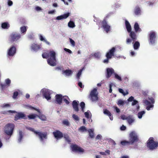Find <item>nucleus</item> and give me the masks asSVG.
<instances>
[{
  "mask_svg": "<svg viewBox=\"0 0 158 158\" xmlns=\"http://www.w3.org/2000/svg\"><path fill=\"white\" fill-rule=\"evenodd\" d=\"M42 56L43 58L47 59L48 57V52H44L42 54Z\"/></svg>",
  "mask_w": 158,
  "mask_h": 158,
  "instance_id": "nucleus-42",
  "label": "nucleus"
},
{
  "mask_svg": "<svg viewBox=\"0 0 158 158\" xmlns=\"http://www.w3.org/2000/svg\"><path fill=\"white\" fill-rule=\"evenodd\" d=\"M2 27L3 29H8L10 27L9 24L7 22H4L2 24Z\"/></svg>",
  "mask_w": 158,
  "mask_h": 158,
  "instance_id": "nucleus-30",
  "label": "nucleus"
},
{
  "mask_svg": "<svg viewBox=\"0 0 158 158\" xmlns=\"http://www.w3.org/2000/svg\"><path fill=\"white\" fill-rule=\"evenodd\" d=\"M114 69L112 68H107L106 69V77L107 79L111 77L112 74H114Z\"/></svg>",
  "mask_w": 158,
  "mask_h": 158,
  "instance_id": "nucleus-16",
  "label": "nucleus"
},
{
  "mask_svg": "<svg viewBox=\"0 0 158 158\" xmlns=\"http://www.w3.org/2000/svg\"><path fill=\"white\" fill-rule=\"evenodd\" d=\"M129 141H122L121 144L123 146L129 145L133 144L134 143L138 142L139 139L135 131H133L130 133L129 135Z\"/></svg>",
  "mask_w": 158,
  "mask_h": 158,
  "instance_id": "nucleus-1",
  "label": "nucleus"
},
{
  "mask_svg": "<svg viewBox=\"0 0 158 158\" xmlns=\"http://www.w3.org/2000/svg\"><path fill=\"white\" fill-rule=\"evenodd\" d=\"M55 99L57 103L60 105L62 102V96L61 94H57L55 96Z\"/></svg>",
  "mask_w": 158,
  "mask_h": 158,
  "instance_id": "nucleus-20",
  "label": "nucleus"
},
{
  "mask_svg": "<svg viewBox=\"0 0 158 158\" xmlns=\"http://www.w3.org/2000/svg\"><path fill=\"white\" fill-rule=\"evenodd\" d=\"M138 102L137 100H134L133 102L132 103L131 105L132 106H134L137 104H138Z\"/></svg>",
  "mask_w": 158,
  "mask_h": 158,
  "instance_id": "nucleus-55",
  "label": "nucleus"
},
{
  "mask_svg": "<svg viewBox=\"0 0 158 158\" xmlns=\"http://www.w3.org/2000/svg\"><path fill=\"white\" fill-rule=\"evenodd\" d=\"M63 137L64 138L65 141H67L68 143H71V140L69 136L67 134H64L63 135Z\"/></svg>",
  "mask_w": 158,
  "mask_h": 158,
  "instance_id": "nucleus-28",
  "label": "nucleus"
},
{
  "mask_svg": "<svg viewBox=\"0 0 158 158\" xmlns=\"http://www.w3.org/2000/svg\"><path fill=\"white\" fill-rule=\"evenodd\" d=\"M64 50L65 51H66L67 52H68V53H69L70 54H71L72 53V52L69 49L65 48H64Z\"/></svg>",
  "mask_w": 158,
  "mask_h": 158,
  "instance_id": "nucleus-56",
  "label": "nucleus"
},
{
  "mask_svg": "<svg viewBox=\"0 0 158 158\" xmlns=\"http://www.w3.org/2000/svg\"><path fill=\"white\" fill-rule=\"evenodd\" d=\"M126 127L123 125L120 127V129L122 131H124L126 130Z\"/></svg>",
  "mask_w": 158,
  "mask_h": 158,
  "instance_id": "nucleus-61",
  "label": "nucleus"
},
{
  "mask_svg": "<svg viewBox=\"0 0 158 158\" xmlns=\"http://www.w3.org/2000/svg\"><path fill=\"white\" fill-rule=\"evenodd\" d=\"M82 71L81 69L80 70L77 74V77L78 79H80V77Z\"/></svg>",
  "mask_w": 158,
  "mask_h": 158,
  "instance_id": "nucleus-51",
  "label": "nucleus"
},
{
  "mask_svg": "<svg viewBox=\"0 0 158 158\" xmlns=\"http://www.w3.org/2000/svg\"><path fill=\"white\" fill-rule=\"evenodd\" d=\"M53 134L54 137L57 139H61L63 137V133L59 130H56L53 132Z\"/></svg>",
  "mask_w": 158,
  "mask_h": 158,
  "instance_id": "nucleus-14",
  "label": "nucleus"
},
{
  "mask_svg": "<svg viewBox=\"0 0 158 158\" xmlns=\"http://www.w3.org/2000/svg\"><path fill=\"white\" fill-rule=\"evenodd\" d=\"M30 130L34 132L37 135H38L41 141H43L44 138L46 139L47 138V132H38L35 130L34 129L32 128H30Z\"/></svg>",
  "mask_w": 158,
  "mask_h": 158,
  "instance_id": "nucleus-9",
  "label": "nucleus"
},
{
  "mask_svg": "<svg viewBox=\"0 0 158 158\" xmlns=\"http://www.w3.org/2000/svg\"><path fill=\"white\" fill-rule=\"evenodd\" d=\"M15 127V125L13 123H8L5 126L4 132L7 135L11 136L13 134Z\"/></svg>",
  "mask_w": 158,
  "mask_h": 158,
  "instance_id": "nucleus-6",
  "label": "nucleus"
},
{
  "mask_svg": "<svg viewBox=\"0 0 158 158\" xmlns=\"http://www.w3.org/2000/svg\"><path fill=\"white\" fill-rule=\"evenodd\" d=\"M134 28L135 32H140L141 29L139 28L138 23L136 22L135 23Z\"/></svg>",
  "mask_w": 158,
  "mask_h": 158,
  "instance_id": "nucleus-25",
  "label": "nucleus"
},
{
  "mask_svg": "<svg viewBox=\"0 0 158 158\" xmlns=\"http://www.w3.org/2000/svg\"><path fill=\"white\" fill-rule=\"evenodd\" d=\"M20 34L16 32H13L10 34L9 39V40L10 42L17 41L21 38Z\"/></svg>",
  "mask_w": 158,
  "mask_h": 158,
  "instance_id": "nucleus-10",
  "label": "nucleus"
},
{
  "mask_svg": "<svg viewBox=\"0 0 158 158\" xmlns=\"http://www.w3.org/2000/svg\"><path fill=\"white\" fill-rule=\"evenodd\" d=\"M147 146L150 150L156 149L158 147V142L154 141L153 137H150L147 142Z\"/></svg>",
  "mask_w": 158,
  "mask_h": 158,
  "instance_id": "nucleus-4",
  "label": "nucleus"
},
{
  "mask_svg": "<svg viewBox=\"0 0 158 158\" xmlns=\"http://www.w3.org/2000/svg\"><path fill=\"white\" fill-rule=\"evenodd\" d=\"M132 40H133L131 39L127 38L126 40V42L127 44H128L131 43Z\"/></svg>",
  "mask_w": 158,
  "mask_h": 158,
  "instance_id": "nucleus-54",
  "label": "nucleus"
},
{
  "mask_svg": "<svg viewBox=\"0 0 158 158\" xmlns=\"http://www.w3.org/2000/svg\"><path fill=\"white\" fill-rule=\"evenodd\" d=\"M17 45H12L8 50L7 55L8 56H13L16 53Z\"/></svg>",
  "mask_w": 158,
  "mask_h": 158,
  "instance_id": "nucleus-11",
  "label": "nucleus"
},
{
  "mask_svg": "<svg viewBox=\"0 0 158 158\" xmlns=\"http://www.w3.org/2000/svg\"><path fill=\"white\" fill-rule=\"evenodd\" d=\"M10 106V105L9 104H3L2 106L3 107H9Z\"/></svg>",
  "mask_w": 158,
  "mask_h": 158,
  "instance_id": "nucleus-60",
  "label": "nucleus"
},
{
  "mask_svg": "<svg viewBox=\"0 0 158 158\" xmlns=\"http://www.w3.org/2000/svg\"><path fill=\"white\" fill-rule=\"evenodd\" d=\"M124 104V102L121 99H120L118 100L117 103V104L118 105H123Z\"/></svg>",
  "mask_w": 158,
  "mask_h": 158,
  "instance_id": "nucleus-48",
  "label": "nucleus"
},
{
  "mask_svg": "<svg viewBox=\"0 0 158 158\" xmlns=\"http://www.w3.org/2000/svg\"><path fill=\"white\" fill-rule=\"evenodd\" d=\"M85 103L84 102H81L80 105L81 108V110L83 112H84V108L85 107Z\"/></svg>",
  "mask_w": 158,
  "mask_h": 158,
  "instance_id": "nucleus-41",
  "label": "nucleus"
},
{
  "mask_svg": "<svg viewBox=\"0 0 158 158\" xmlns=\"http://www.w3.org/2000/svg\"><path fill=\"white\" fill-rule=\"evenodd\" d=\"M38 116V115L37 114H30L28 115L27 117L29 118V119H35L36 117Z\"/></svg>",
  "mask_w": 158,
  "mask_h": 158,
  "instance_id": "nucleus-36",
  "label": "nucleus"
},
{
  "mask_svg": "<svg viewBox=\"0 0 158 158\" xmlns=\"http://www.w3.org/2000/svg\"><path fill=\"white\" fill-rule=\"evenodd\" d=\"M118 91H119V92L120 93L123 94L124 96H125L127 94H128V92H127V93H125V92H124V91L123 90V89H121V88H119L118 89Z\"/></svg>",
  "mask_w": 158,
  "mask_h": 158,
  "instance_id": "nucleus-44",
  "label": "nucleus"
},
{
  "mask_svg": "<svg viewBox=\"0 0 158 158\" xmlns=\"http://www.w3.org/2000/svg\"><path fill=\"white\" fill-rule=\"evenodd\" d=\"M73 73L72 71L70 69H66V70H64L62 71V74L67 76H70Z\"/></svg>",
  "mask_w": 158,
  "mask_h": 158,
  "instance_id": "nucleus-24",
  "label": "nucleus"
},
{
  "mask_svg": "<svg viewBox=\"0 0 158 158\" xmlns=\"http://www.w3.org/2000/svg\"><path fill=\"white\" fill-rule=\"evenodd\" d=\"M40 39L41 41L44 42L48 45H50V42L44 39L43 37L41 35H40Z\"/></svg>",
  "mask_w": 158,
  "mask_h": 158,
  "instance_id": "nucleus-32",
  "label": "nucleus"
},
{
  "mask_svg": "<svg viewBox=\"0 0 158 158\" xmlns=\"http://www.w3.org/2000/svg\"><path fill=\"white\" fill-rule=\"evenodd\" d=\"M134 100V98L132 96H131L127 100L128 102H132V101H133Z\"/></svg>",
  "mask_w": 158,
  "mask_h": 158,
  "instance_id": "nucleus-57",
  "label": "nucleus"
},
{
  "mask_svg": "<svg viewBox=\"0 0 158 158\" xmlns=\"http://www.w3.org/2000/svg\"><path fill=\"white\" fill-rule=\"evenodd\" d=\"M41 46L35 43H33L31 45V50L37 52L41 48Z\"/></svg>",
  "mask_w": 158,
  "mask_h": 158,
  "instance_id": "nucleus-18",
  "label": "nucleus"
},
{
  "mask_svg": "<svg viewBox=\"0 0 158 158\" xmlns=\"http://www.w3.org/2000/svg\"><path fill=\"white\" fill-rule=\"evenodd\" d=\"M38 117L40 119L43 121H45L46 120V116L44 115H42L39 116L38 115Z\"/></svg>",
  "mask_w": 158,
  "mask_h": 158,
  "instance_id": "nucleus-46",
  "label": "nucleus"
},
{
  "mask_svg": "<svg viewBox=\"0 0 158 158\" xmlns=\"http://www.w3.org/2000/svg\"><path fill=\"white\" fill-rule=\"evenodd\" d=\"M127 120L129 125H131L132 123L134 122V119L133 118L131 115H129L127 117Z\"/></svg>",
  "mask_w": 158,
  "mask_h": 158,
  "instance_id": "nucleus-27",
  "label": "nucleus"
},
{
  "mask_svg": "<svg viewBox=\"0 0 158 158\" xmlns=\"http://www.w3.org/2000/svg\"><path fill=\"white\" fill-rule=\"evenodd\" d=\"M101 135H98L96 137V139H101Z\"/></svg>",
  "mask_w": 158,
  "mask_h": 158,
  "instance_id": "nucleus-64",
  "label": "nucleus"
},
{
  "mask_svg": "<svg viewBox=\"0 0 158 158\" xmlns=\"http://www.w3.org/2000/svg\"><path fill=\"white\" fill-rule=\"evenodd\" d=\"M121 118L123 120H127V117H126V116L124 115H123L121 116Z\"/></svg>",
  "mask_w": 158,
  "mask_h": 158,
  "instance_id": "nucleus-59",
  "label": "nucleus"
},
{
  "mask_svg": "<svg viewBox=\"0 0 158 158\" xmlns=\"http://www.w3.org/2000/svg\"><path fill=\"white\" fill-rule=\"evenodd\" d=\"M72 117L76 121H79V118L78 116L75 114H73Z\"/></svg>",
  "mask_w": 158,
  "mask_h": 158,
  "instance_id": "nucleus-47",
  "label": "nucleus"
},
{
  "mask_svg": "<svg viewBox=\"0 0 158 158\" xmlns=\"http://www.w3.org/2000/svg\"><path fill=\"white\" fill-rule=\"evenodd\" d=\"M112 85L111 84H110L109 85V92L110 93H111L112 92Z\"/></svg>",
  "mask_w": 158,
  "mask_h": 158,
  "instance_id": "nucleus-62",
  "label": "nucleus"
},
{
  "mask_svg": "<svg viewBox=\"0 0 158 158\" xmlns=\"http://www.w3.org/2000/svg\"><path fill=\"white\" fill-rule=\"evenodd\" d=\"M8 112L12 113H16L14 117V120L15 121H17L20 119H26L27 118L26 115L23 112H17L15 110H9Z\"/></svg>",
  "mask_w": 158,
  "mask_h": 158,
  "instance_id": "nucleus-5",
  "label": "nucleus"
},
{
  "mask_svg": "<svg viewBox=\"0 0 158 158\" xmlns=\"http://www.w3.org/2000/svg\"><path fill=\"white\" fill-rule=\"evenodd\" d=\"M78 103L79 102L78 101L74 100L72 103V106L74 110L77 112H78L79 111L78 106Z\"/></svg>",
  "mask_w": 158,
  "mask_h": 158,
  "instance_id": "nucleus-19",
  "label": "nucleus"
},
{
  "mask_svg": "<svg viewBox=\"0 0 158 158\" xmlns=\"http://www.w3.org/2000/svg\"><path fill=\"white\" fill-rule=\"evenodd\" d=\"M63 123L67 126H69V123L67 120H64L63 122Z\"/></svg>",
  "mask_w": 158,
  "mask_h": 158,
  "instance_id": "nucleus-52",
  "label": "nucleus"
},
{
  "mask_svg": "<svg viewBox=\"0 0 158 158\" xmlns=\"http://www.w3.org/2000/svg\"><path fill=\"white\" fill-rule=\"evenodd\" d=\"M85 117L87 118H89V113L87 112H85L84 113Z\"/></svg>",
  "mask_w": 158,
  "mask_h": 158,
  "instance_id": "nucleus-63",
  "label": "nucleus"
},
{
  "mask_svg": "<svg viewBox=\"0 0 158 158\" xmlns=\"http://www.w3.org/2000/svg\"><path fill=\"white\" fill-rule=\"evenodd\" d=\"M94 56L96 58H100V56L98 53H95L94 54Z\"/></svg>",
  "mask_w": 158,
  "mask_h": 158,
  "instance_id": "nucleus-58",
  "label": "nucleus"
},
{
  "mask_svg": "<svg viewBox=\"0 0 158 158\" xmlns=\"http://www.w3.org/2000/svg\"><path fill=\"white\" fill-rule=\"evenodd\" d=\"M98 92L96 88L92 90L89 94L90 100L92 102H96L98 101Z\"/></svg>",
  "mask_w": 158,
  "mask_h": 158,
  "instance_id": "nucleus-8",
  "label": "nucleus"
},
{
  "mask_svg": "<svg viewBox=\"0 0 158 158\" xmlns=\"http://www.w3.org/2000/svg\"><path fill=\"white\" fill-rule=\"evenodd\" d=\"M115 51V48L114 47L112 48L106 53V57L107 59H111L112 56L114 55V53Z\"/></svg>",
  "mask_w": 158,
  "mask_h": 158,
  "instance_id": "nucleus-15",
  "label": "nucleus"
},
{
  "mask_svg": "<svg viewBox=\"0 0 158 158\" xmlns=\"http://www.w3.org/2000/svg\"><path fill=\"white\" fill-rule=\"evenodd\" d=\"M64 67L61 66H58L55 68V69L57 71H62L64 70Z\"/></svg>",
  "mask_w": 158,
  "mask_h": 158,
  "instance_id": "nucleus-37",
  "label": "nucleus"
},
{
  "mask_svg": "<svg viewBox=\"0 0 158 158\" xmlns=\"http://www.w3.org/2000/svg\"><path fill=\"white\" fill-rule=\"evenodd\" d=\"M19 95V93L17 91H15L14 93L13 98L15 99Z\"/></svg>",
  "mask_w": 158,
  "mask_h": 158,
  "instance_id": "nucleus-50",
  "label": "nucleus"
},
{
  "mask_svg": "<svg viewBox=\"0 0 158 158\" xmlns=\"http://www.w3.org/2000/svg\"><path fill=\"white\" fill-rule=\"evenodd\" d=\"M47 61L48 64L52 66L56 65V53L54 51H50L49 52L48 57Z\"/></svg>",
  "mask_w": 158,
  "mask_h": 158,
  "instance_id": "nucleus-2",
  "label": "nucleus"
},
{
  "mask_svg": "<svg viewBox=\"0 0 158 158\" xmlns=\"http://www.w3.org/2000/svg\"><path fill=\"white\" fill-rule=\"evenodd\" d=\"M140 44L138 41H136L133 45L134 48L135 50L137 49L139 47Z\"/></svg>",
  "mask_w": 158,
  "mask_h": 158,
  "instance_id": "nucleus-33",
  "label": "nucleus"
},
{
  "mask_svg": "<svg viewBox=\"0 0 158 158\" xmlns=\"http://www.w3.org/2000/svg\"><path fill=\"white\" fill-rule=\"evenodd\" d=\"M63 99V101L66 103V104L68 105L69 104V102L68 101V100H69V98L68 96H64Z\"/></svg>",
  "mask_w": 158,
  "mask_h": 158,
  "instance_id": "nucleus-34",
  "label": "nucleus"
},
{
  "mask_svg": "<svg viewBox=\"0 0 158 158\" xmlns=\"http://www.w3.org/2000/svg\"><path fill=\"white\" fill-rule=\"evenodd\" d=\"M149 41L151 44H154L155 43L156 37V33L153 31H151L148 34Z\"/></svg>",
  "mask_w": 158,
  "mask_h": 158,
  "instance_id": "nucleus-12",
  "label": "nucleus"
},
{
  "mask_svg": "<svg viewBox=\"0 0 158 158\" xmlns=\"http://www.w3.org/2000/svg\"><path fill=\"white\" fill-rule=\"evenodd\" d=\"M20 30L22 33L25 34L27 30V27L24 26L21 27L20 28Z\"/></svg>",
  "mask_w": 158,
  "mask_h": 158,
  "instance_id": "nucleus-35",
  "label": "nucleus"
},
{
  "mask_svg": "<svg viewBox=\"0 0 158 158\" xmlns=\"http://www.w3.org/2000/svg\"><path fill=\"white\" fill-rule=\"evenodd\" d=\"M42 94L44 97L46 98L47 100L51 99V97L50 95L51 93L49 90H45L43 92Z\"/></svg>",
  "mask_w": 158,
  "mask_h": 158,
  "instance_id": "nucleus-17",
  "label": "nucleus"
},
{
  "mask_svg": "<svg viewBox=\"0 0 158 158\" xmlns=\"http://www.w3.org/2000/svg\"><path fill=\"white\" fill-rule=\"evenodd\" d=\"M0 86H1V89L2 90L5 89L6 88L8 87L6 84H0Z\"/></svg>",
  "mask_w": 158,
  "mask_h": 158,
  "instance_id": "nucleus-49",
  "label": "nucleus"
},
{
  "mask_svg": "<svg viewBox=\"0 0 158 158\" xmlns=\"http://www.w3.org/2000/svg\"><path fill=\"white\" fill-rule=\"evenodd\" d=\"M68 26L69 27L73 28L75 26L74 23L72 21H70L68 23Z\"/></svg>",
  "mask_w": 158,
  "mask_h": 158,
  "instance_id": "nucleus-38",
  "label": "nucleus"
},
{
  "mask_svg": "<svg viewBox=\"0 0 158 158\" xmlns=\"http://www.w3.org/2000/svg\"><path fill=\"white\" fill-rule=\"evenodd\" d=\"M69 40L72 46H75V42L74 41L70 38H69Z\"/></svg>",
  "mask_w": 158,
  "mask_h": 158,
  "instance_id": "nucleus-53",
  "label": "nucleus"
},
{
  "mask_svg": "<svg viewBox=\"0 0 158 158\" xmlns=\"http://www.w3.org/2000/svg\"><path fill=\"white\" fill-rule=\"evenodd\" d=\"M114 78L119 81H121L122 79L121 77L116 73H114Z\"/></svg>",
  "mask_w": 158,
  "mask_h": 158,
  "instance_id": "nucleus-40",
  "label": "nucleus"
},
{
  "mask_svg": "<svg viewBox=\"0 0 158 158\" xmlns=\"http://www.w3.org/2000/svg\"><path fill=\"white\" fill-rule=\"evenodd\" d=\"M70 147L71 151L75 153L82 154L85 151L84 149L76 144H72Z\"/></svg>",
  "mask_w": 158,
  "mask_h": 158,
  "instance_id": "nucleus-7",
  "label": "nucleus"
},
{
  "mask_svg": "<svg viewBox=\"0 0 158 158\" xmlns=\"http://www.w3.org/2000/svg\"><path fill=\"white\" fill-rule=\"evenodd\" d=\"M145 111H142L139 112L138 113V116L139 118H141L143 116V115L145 114Z\"/></svg>",
  "mask_w": 158,
  "mask_h": 158,
  "instance_id": "nucleus-39",
  "label": "nucleus"
},
{
  "mask_svg": "<svg viewBox=\"0 0 158 158\" xmlns=\"http://www.w3.org/2000/svg\"><path fill=\"white\" fill-rule=\"evenodd\" d=\"M134 12L136 15H138L141 14V10L140 8L138 6H136L134 10Z\"/></svg>",
  "mask_w": 158,
  "mask_h": 158,
  "instance_id": "nucleus-26",
  "label": "nucleus"
},
{
  "mask_svg": "<svg viewBox=\"0 0 158 158\" xmlns=\"http://www.w3.org/2000/svg\"><path fill=\"white\" fill-rule=\"evenodd\" d=\"M79 130L81 132L86 131L87 130L84 126H81L79 128Z\"/></svg>",
  "mask_w": 158,
  "mask_h": 158,
  "instance_id": "nucleus-43",
  "label": "nucleus"
},
{
  "mask_svg": "<svg viewBox=\"0 0 158 158\" xmlns=\"http://www.w3.org/2000/svg\"><path fill=\"white\" fill-rule=\"evenodd\" d=\"M144 103L147 106L146 109L148 110H150L151 108H152L154 106L152 104L151 102L148 100H145L144 101Z\"/></svg>",
  "mask_w": 158,
  "mask_h": 158,
  "instance_id": "nucleus-23",
  "label": "nucleus"
},
{
  "mask_svg": "<svg viewBox=\"0 0 158 158\" xmlns=\"http://www.w3.org/2000/svg\"><path fill=\"white\" fill-rule=\"evenodd\" d=\"M89 134V137L91 138H93L94 137V130L90 129L88 130Z\"/></svg>",
  "mask_w": 158,
  "mask_h": 158,
  "instance_id": "nucleus-29",
  "label": "nucleus"
},
{
  "mask_svg": "<svg viewBox=\"0 0 158 158\" xmlns=\"http://www.w3.org/2000/svg\"><path fill=\"white\" fill-rule=\"evenodd\" d=\"M70 13L68 12L64 15L59 16L56 18V19L57 20H60L63 19H65L67 18L70 15Z\"/></svg>",
  "mask_w": 158,
  "mask_h": 158,
  "instance_id": "nucleus-21",
  "label": "nucleus"
},
{
  "mask_svg": "<svg viewBox=\"0 0 158 158\" xmlns=\"http://www.w3.org/2000/svg\"><path fill=\"white\" fill-rule=\"evenodd\" d=\"M5 81L6 84L7 86H9L11 83L10 80L9 78H7L5 80Z\"/></svg>",
  "mask_w": 158,
  "mask_h": 158,
  "instance_id": "nucleus-45",
  "label": "nucleus"
},
{
  "mask_svg": "<svg viewBox=\"0 0 158 158\" xmlns=\"http://www.w3.org/2000/svg\"><path fill=\"white\" fill-rule=\"evenodd\" d=\"M23 138V132L21 130L19 131V137L18 139V141L19 142H20Z\"/></svg>",
  "mask_w": 158,
  "mask_h": 158,
  "instance_id": "nucleus-31",
  "label": "nucleus"
},
{
  "mask_svg": "<svg viewBox=\"0 0 158 158\" xmlns=\"http://www.w3.org/2000/svg\"><path fill=\"white\" fill-rule=\"evenodd\" d=\"M102 23V27L107 33H108L110 31V27L107 24L106 20L104 19L102 21H101L99 23Z\"/></svg>",
  "mask_w": 158,
  "mask_h": 158,
  "instance_id": "nucleus-13",
  "label": "nucleus"
},
{
  "mask_svg": "<svg viewBox=\"0 0 158 158\" xmlns=\"http://www.w3.org/2000/svg\"><path fill=\"white\" fill-rule=\"evenodd\" d=\"M103 113L104 114L108 116L110 120H112L113 119V116L110 111L106 109L104 110Z\"/></svg>",
  "mask_w": 158,
  "mask_h": 158,
  "instance_id": "nucleus-22",
  "label": "nucleus"
},
{
  "mask_svg": "<svg viewBox=\"0 0 158 158\" xmlns=\"http://www.w3.org/2000/svg\"><path fill=\"white\" fill-rule=\"evenodd\" d=\"M125 24L127 31L130 33L129 36L133 41H135L137 39V36L136 33L137 32L131 31V26L127 20H125Z\"/></svg>",
  "mask_w": 158,
  "mask_h": 158,
  "instance_id": "nucleus-3",
  "label": "nucleus"
}]
</instances>
